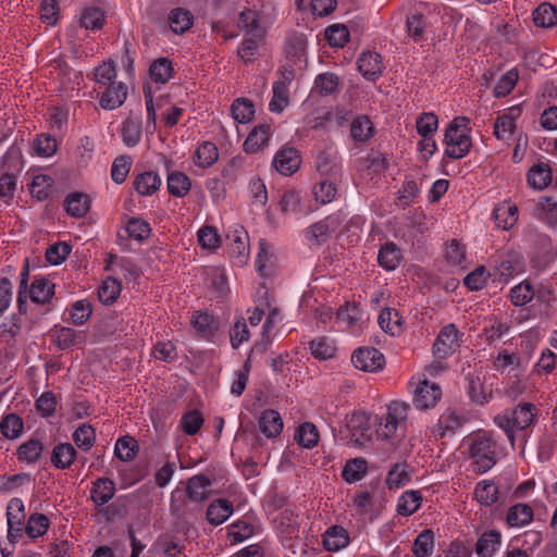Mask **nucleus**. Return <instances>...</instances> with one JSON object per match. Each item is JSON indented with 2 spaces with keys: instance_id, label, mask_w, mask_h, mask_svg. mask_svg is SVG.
I'll use <instances>...</instances> for the list:
<instances>
[{
  "instance_id": "obj_28",
  "label": "nucleus",
  "mask_w": 557,
  "mask_h": 557,
  "mask_svg": "<svg viewBox=\"0 0 557 557\" xmlns=\"http://www.w3.org/2000/svg\"><path fill=\"white\" fill-rule=\"evenodd\" d=\"M535 410V406L531 403L518 405L516 409L510 410L512 424L520 430L527 429L534 419Z\"/></svg>"
},
{
  "instance_id": "obj_46",
  "label": "nucleus",
  "mask_w": 557,
  "mask_h": 557,
  "mask_svg": "<svg viewBox=\"0 0 557 557\" xmlns=\"http://www.w3.org/2000/svg\"><path fill=\"white\" fill-rule=\"evenodd\" d=\"M23 420L15 413L7 414L0 422V430L5 438H17L23 431Z\"/></svg>"
},
{
  "instance_id": "obj_21",
  "label": "nucleus",
  "mask_w": 557,
  "mask_h": 557,
  "mask_svg": "<svg viewBox=\"0 0 557 557\" xmlns=\"http://www.w3.org/2000/svg\"><path fill=\"white\" fill-rule=\"evenodd\" d=\"M76 458V450L70 443L55 445L51 453V462L58 469H67Z\"/></svg>"
},
{
  "instance_id": "obj_12",
  "label": "nucleus",
  "mask_w": 557,
  "mask_h": 557,
  "mask_svg": "<svg viewBox=\"0 0 557 557\" xmlns=\"http://www.w3.org/2000/svg\"><path fill=\"white\" fill-rule=\"evenodd\" d=\"M211 480L205 474H197L188 479L186 494L190 502L201 504L209 497L208 488L211 486Z\"/></svg>"
},
{
  "instance_id": "obj_56",
  "label": "nucleus",
  "mask_w": 557,
  "mask_h": 557,
  "mask_svg": "<svg viewBox=\"0 0 557 557\" xmlns=\"http://www.w3.org/2000/svg\"><path fill=\"white\" fill-rule=\"evenodd\" d=\"M53 180L48 175H36L30 184V194L38 200L48 198Z\"/></svg>"
},
{
  "instance_id": "obj_42",
  "label": "nucleus",
  "mask_w": 557,
  "mask_h": 557,
  "mask_svg": "<svg viewBox=\"0 0 557 557\" xmlns=\"http://www.w3.org/2000/svg\"><path fill=\"white\" fill-rule=\"evenodd\" d=\"M122 137L125 145L128 147L136 146L141 137V123L137 117L128 116L122 127Z\"/></svg>"
},
{
  "instance_id": "obj_43",
  "label": "nucleus",
  "mask_w": 557,
  "mask_h": 557,
  "mask_svg": "<svg viewBox=\"0 0 557 557\" xmlns=\"http://www.w3.org/2000/svg\"><path fill=\"white\" fill-rule=\"evenodd\" d=\"M121 288L122 285L116 278L107 277L98 289L99 300L104 305L113 304L117 299Z\"/></svg>"
},
{
  "instance_id": "obj_31",
  "label": "nucleus",
  "mask_w": 557,
  "mask_h": 557,
  "mask_svg": "<svg viewBox=\"0 0 557 557\" xmlns=\"http://www.w3.org/2000/svg\"><path fill=\"white\" fill-rule=\"evenodd\" d=\"M193 20L194 16L189 11L177 8L171 11L169 25L174 33L183 34L191 27Z\"/></svg>"
},
{
  "instance_id": "obj_20",
  "label": "nucleus",
  "mask_w": 557,
  "mask_h": 557,
  "mask_svg": "<svg viewBox=\"0 0 557 557\" xmlns=\"http://www.w3.org/2000/svg\"><path fill=\"white\" fill-rule=\"evenodd\" d=\"M493 215L499 228L509 230L518 221V208L516 205L503 202L494 209Z\"/></svg>"
},
{
  "instance_id": "obj_18",
  "label": "nucleus",
  "mask_w": 557,
  "mask_h": 557,
  "mask_svg": "<svg viewBox=\"0 0 557 557\" xmlns=\"http://www.w3.org/2000/svg\"><path fill=\"white\" fill-rule=\"evenodd\" d=\"M232 513L233 504L225 498H219L209 505L207 519L210 524L220 525L226 521Z\"/></svg>"
},
{
  "instance_id": "obj_61",
  "label": "nucleus",
  "mask_w": 557,
  "mask_h": 557,
  "mask_svg": "<svg viewBox=\"0 0 557 557\" xmlns=\"http://www.w3.org/2000/svg\"><path fill=\"white\" fill-rule=\"evenodd\" d=\"M104 23V14L98 8L86 9L81 17V25L87 29H100Z\"/></svg>"
},
{
  "instance_id": "obj_33",
  "label": "nucleus",
  "mask_w": 557,
  "mask_h": 557,
  "mask_svg": "<svg viewBox=\"0 0 557 557\" xmlns=\"http://www.w3.org/2000/svg\"><path fill=\"white\" fill-rule=\"evenodd\" d=\"M422 502L419 491H407L398 499L397 512L401 516H411L414 513Z\"/></svg>"
},
{
  "instance_id": "obj_16",
  "label": "nucleus",
  "mask_w": 557,
  "mask_h": 557,
  "mask_svg": "<svg viewBox=\"0 0 557 557\" xmlns=\"http://www.w3.org/2000/svg\"><path fill=\"white\" fill-rule=\"evenodd\" d=\"M64 209L71 216L83 218L90 209V198L79 191L72 193L64 200Z\"/></svg>"
},
{
  "instance_id": "obj_55",
  "label": "nucleus",
  "mask_w": 557,
  "mask_h": 557,
  "mask_svg": "<svg viewBox=\"0 0 557 557\" xmlns=\"http://www.w3.org/2000/svg\"><path fill=\"white\" fill-rule=\"evenodd\" d=\"M534 297L532 285L528 282H521L510 290V299L515 306H523L530 302Z\"/></svg>"
},
{
  "instance_id": "obj_26",
  "label": "nucleus",
  "mask_w": 557,
  "mask_h": 557,
  "mask_svg": "<svg viewBox=\"0 0 557 557\" xmlns=\"http://www.w3.org/2000/svg\"><path fill=\"white\" fill-rule=\"evenodd\" d=\"M349 543L347 531L342 527H331L324 534L323 544L330 552H336Z\"/></svg>"
},
{
  "instance_id": "obj_6",
  "label": "nucleus",
  "mask_w": 557,
  "mask_h": 557,
  "mask_svg": "<svg viewBox=\"0 0 557 557\" xmlns=\"http://www.w3.org/2000/svg\"><path fill=\"white\" fill-rule=\"evenodd\" d=\"M351 361L357 369L374 372L384 367L385 358L376 348L367 347L357 349L352 354Z\"/></svg>"
},
{
  "instance_id": "obj_47",
  "label": "nucleus",
  "mask_w": 557,
  "mask_h": 557,
  "mask_svg": "<svg viewBox=\"0 0 557 557\" xmlns=\"http://www.w3.org/2000/svg\"><path fill=\"white\" fill-rule=\"evenodd\" d=\"M367 472V461L363 458L349 460L342 472L344 480L348 483L360 481Z\"/></svg>"
},
{
  "instance_id": "obj_45",
  "label": "nucleus",
  "mask_w": 557,
  "mask_h": 557,
  "mask_svg": "<svg viewBox=\"0 0 557 557\" xmlns=\"http://www.w3.org/2000/svg\"><path fill=\"white\" fill-rule=\"evenodd\" d=\"M138 450L137 441L132 436H122L115 444V456L122 461H131Z\"/></svg>"
},
{
  "instance_id": "obj_14",
  "label": "nucleus",
  "mask_w": 557,
  "mask_h": 557,
  "mask_svg": "<svg viewBox=\"0 0 557 557\" xmlns=\"http://www.w3.org/2000/svg\"><path fill=\"white\" fill-rule=\"evenodd\" d=\"M271 134L270 124H259L252 128L244 141L247 153H256L268 145Z\"/></svg>"
},
{
  "instance_id": "obj_17",
  "label": "nucleus",
  "mask_w": 557,
  "mask_h": 557,
  "mask_svg": "<svg viewBox=\"0 0 557 557\" xmlns=\"http://www.w3.org/2000/svg\"><path fill=\"white\" fill-rule=\"evenodd\" d=\"M259 428L269 438L278 436L283 430V421L280 413L273 409H265L259 418Z\"/></svg>"
},
{
  "instance_id": "obj_23",
  "label": "nucleus",
  "mask_w": 557,
  "mask_h": 557,
  "mask_svg": "<svg viewBox=\"0 0 557 557\" xmlns=\"http://www.w3.org/2000/svg\"><path fill=\"white\" fill-rule=\"evenodd\" d=\"M379 324L383 331L391 335H399L403 332V318L393 308H386L379 315Z\"/></svg>"
},
{
  "instance_id": "obj_19",
  "label": "nucleus",
  "mask_w": 557,
  "mask_h": 557,
  "mask_svg": "<svg viewBox=\"0 0 557 557\" xmlns=\"http://www.w3.org/2000/svg\"><path fill=\"white\" fill-rule=\"evenodd\" d=\"M115 484L109 478L97 479L91 488V499L97 506H102L113 498Z\"/></svg>"
},
{
  "instance_id": "obj_10",
  "label": "nucleus",
  "mask_w": 557,
  "mask_h": 557,
  "mask_svg": "<svg viewBox=\"0 0 557 557\" xmlns=\"http://www.w3.org/2000/svg\"><path fill=\"white\" fill-rule=\"evenodd\" d=\"M341 223L342 220L338 215H329L324 220L315 222L309 227V239L317 245L325 243L329 236L339 227Z\"/></svg>"
},
{
  "instance_id": "obj_41",
  "label": "nucleus",
  "mask_w": 557,
  "mask_h": 557,
  "mask_svg": "<svg viewBox=\"0 0 557 557\" xmlns=\"http://www.w3.org/2000/svg\"><path fill=\"white\" fill-rule=\"evenodd\" d=\"M434 532L430 529L423 530L414 540L412 553L417 557H429L433 553Z\"/></svg>"
},
{
  "instance_id": "obj_62",
  "label": "nucleus",
  "mask_w": 557,
  "mask_h": 557,
  "mask_svg": "<svg viewBox=\"0 0 557 557\" xmlns=\"http://www.w3.org/2000/svg\"><path fill=\"white\" fill-rule=\"evenodd\" d=\"M203 423L202 414L197 410L187 411L181 419V426L188 435H195Z\"/></svg>"
},
{
  "instance_id": "obj_37",
  "label": "nucleus",
  "mask_w": 557,
  "mask_h": 557,
  "mask_svg": "<svg viewBox=\"0 0 557 557\" xmlns=\"http://www.w3.org/2000/svg\"><path fill=\"white\" fill-rule=\"evenodd\" d=\"M294 438L302 447L312 448L318 444L319 432L314 424L305 422L298 426Z\"/></svg>"
},
{
  "instance_id": "obj_24",
  "label": "nucleus",
  "mask_w": 557,
  "mask_h": 557,
  "mask_svg": "<svg viewBox=\"0 0 557 557\" xmlns=\"http://www.w3.org/2000/svg\"><path fill=\"white\" fill-rule=\"evenodd\" d=\"M552 182V170L546 163H537L528 172V183L535 189H543Z\"/></svg>"
},
{
  "instance_id": "obj_3",
  "label": "nucleus",
  "mask_w": 557,
  "mask_h": 557,
  "mask_svg": "<svg viewBox=\"0 0 557 557\" xmlns=\"http://www.w3.org/2000/svg\"><path fill=\"white\" fill-rule=\"evenodd\" d=\"M470 454L480 473L486 472L496 463L495 443L486 436H478L473 441Z\"/></svg>"
},
{
  "instance_id": "obj_44",
  "label": "nucleus",
  "mask_w": 557,
  "mask_h": 557,
  "mask_svg": "<svg viewBox=\"0 0 557 557\" xmlns=\"http://www.w3.org/2000/svg\"><path fill=\"white\" fill-rule=\"evenodd\" d=\"M232 115L238 123H248L255 114V107L251 100L247 98H237L231 107Z\"/></svg>"
},
{
  "instance_id": "obj_9",
  "label": "nucleus",
  "mask_w": 557,
  "mask_h": 557,
  "mask_svg": "<svg viewBox=\"0 0 557 557\" xmlns=\"http://www.w3.org/2000/svg\"><path fill=\"white\" fill-rule=\"evenodd\" d=\"M441 395L442 391L438 385L423 381L414 389L413 404L417 408L424 410L434 407Z\"/></svg>"
},
{
  "instance_id": "obj_51",
  "label": "nucleus",
  "mask_w": 557,
  "mask_h": 557,
  "mask_svg": "<svg viewBox=\"0 0 557 557\" xmlns=\"http://www.w3.org/2000/svg\"><path fill=\"white\" fill-rule=\"evenodd\" d=\"M73 441L79 448L88 450L96 441V431L91 425L84 423L73 433Z\"/></svg>"
},
{
  "instance_id": "obj_60",
  "label": "nucleus",
  "mask_w": 557,
  "mask_h": 557,
  "mask_svg": "<svg viewBox=\"0 0 557 557\" xmlns=\"http://www.w3.org/2000/svg\"><path fill=\"white\" fill-rule=\"evenodd\" d=\"M338 86V77L333 73L320 74L314 82V89L322 96L332 95Z\"/></svg>"
},
{
  "instance_id": "obj_35",
  "label": "nucleus",
  "mask_w": 557,
  "mask_h": 557,
  "mask_svg": "<svg viewBox=\"0 0 557 557\" xmlns=\"http://www.w3.org/2000/svg\"><path fill=\"white\" fill-rule=\"evenodd\" d=\"M189 177L183 172H172L168 175V190L172 196L184 197L190 189Z\"/></svg>"
},
{
  "instance_id": "obj_58",
  "label": "nucleus",
  "mask_w": 557,
  "mask_h": 557,
  "mask_svg": "<svg viewBox=\"0 0 557 557\" xmlns=\"http://www.w3.org/2000/svg\"><path fill=\"white\" fill-rule=\"evenodd\" d=\"M132 159L128 156H120L115 158L111 168V177L116 184L125 182L129 173Z\"/></svg>"
},
{
  "instance_id": "obj_1",
  "label": "nucleus",
  "mask_w": 557,
  "mask_h": 557,
  "mask_svg": "<svg viewBox=\"0 0 557 557\" xmlns=\"http://www.w3.org/2000/svg\"><path fill=\"white\" fill-rule=\"evenodd\" d=\"M469 122L468 117H455L445 131L444 141L446 144L445 154L453 159L463 158L472 145L471 138L461 131Z\"/></svg>"
},
{
  "instance_id": "obj_39",
  "label": "nucleus",
  "mask_w": 557,
  "mask_h": 557,
  "mask_svg": "<svg viewBox=\"0 0 557 557\" xmlns=\"http://www.w3.org/2000/svg\"><path fill=\"white\" fill-rule=\"evenodd\" d=\"M219 151L214 144L202 143L195 151V163L200 168H209L218 160Z\"/></svg>"
},
{
  "instance_id": "obj_40",
  "label": "nucleus",
  "mask_w": 557,
  "mask_h": 557,
  "mask_svg": "<svg viewBox=\"0 0 557 557\" xmlns=\"http://www.w3.org/2000/svg\"><path fill=\"white\" fill-rule=\"evenodd\" d=\"M191 325L205 338H210L218 330L214 317L203 311L196 312V314L191 319Z\"/></svg>"
},
{
  "instance_id": "obj_22",
  "label": "nucleus",
  "mask_w": 557,
  "mask_h": 557,
  "mask_svg": "<svg viewBox=\"0 0 557 557\" xmlns=\"http://www.w3.org/2000/svg\"><path fill=\"white\" fill-rule=\"evenodd\" d=\"M403 259L401 250L389 242L383 245L377 255L379 264L387 271L395 270Z\"/></svg>"
},
{
  "instance_id": "obj_50",
  "label": "nucleus",
  "mask_w": 557,
  "mask_h": 557,
  "mask_svg": "<svg viewBox=\"0 0 557 557\" xmlns=\"http://www.w3.org/2000/svg\"><path fill=\"white\" fill-rule=\"evenodd\" d=\"M172 63L170 60L165 58L154 61L149 69L151 78L156 83L161 84L166 83L172 77Z\"/></svg>"
},
{
  "instance_id": "obj_54",
  "label": "nucleus",
  "mask_w": 557,
  "mask_h": 557,
  "mask_svg": "<svg viewBox=\"0 0 557 557\" xmlns=\"http://www.w3.org/2000/svg\"><path fill=\"white\" fill-rule=\"evenodd\" d=\"M49 529V519L44 513H33L26 525V533L29 537L44 535Z\"/></svg>"
},
{
  "instance_id": "obj_52",
  "label": "nucleus",
  "mask_w": 557,
  "mask_h": 557,
  "mask_svg": "<svg viewBox=\"0 0 557 557\" xmlns=\"http://www.w3.org/2000/svg\"><path fill=\"white\" fill-rule=\"evenodd\" d=\"M325 39L332 47L342 48L349 39V32L343 24H334L325 29Z\"/></svg>"
},
{
  "instance_id": "obj_11",
  "label": "nucleus",
  "mask_w": 557,
  "mask_h": 557,
  "mask_svg": "<svg viewBox=\"0 0 557 557\" xmlns=\"http://www.w3.org/2000/svg\"><path fill=\"white\" fill-rule=\"evenodd\" d=\"M383 67L382 57L377 52H363L358 59V70L366 79L375 81Z\"/></svg>"
},
{
  "instance_id": "obj_36",
  "label": "nucleus",
  "mask_w": 557,
  "mask_h": 557,
  "mask_svg": "<svg viewBox=\"0 0 557 557\" xmlns=\"http://www.w3.org/2000/svg\"><path fill=\"white\" fill-rule=\"evenodd\" d=\"M44 448L45 446L41 441L29 438L18 447L17 458L28 463L36 462L39 460Z\"/></svg>"
},
{
  "instance_id": "obj_13",
  "label": "nucleus",
  "mask_w": 557,
  "mask_h": 557,
  "mask_svg": "<svg viewBox=\"0 0 557 557\" xmlns=\"http://www.w3.org/2000/svg\"><path fill=\"white\" fill-rule=\"evenodd\" d=\"M351 441L358 446H363L371 441L370 418L364 412L355 413L350 420Z\"/></svg>"
},
{
  "instance_id": "obj_64",
  "label": "nucleus",
  "mask_w": 557,
  "mask_h": 557,
  "mask_svg": "<svg viewBox=\"0 0 557 557\" xmlns=\"http://www.w3.org/2000/svg\"><path fill=\"white\" fill-rule=\"evenodd\" d=\"M91 304L87 300H78L71 308V319L74 324H84L91 315Z\"/></svg>"
},
{
  "instance_id": "obj_4",
  "label": "nucleus",
  "mask_w": 557,
  "mask_h": 557,
  "mask_svg": "<svg viewBox=\"0 0 557 557\" xmlns=\"http://www.w3.org/2000/svg\"><path fill=\"white\" fill-rule=\"evenodd\" d=\"M293 66H284L280 72V78L273 84V97L270 101V111L280 113L288 104V86L294 79Z\"/></svg>"
},
{
  "instance_id": "obj_59",
  "label": "nucleus",
  "mask_w": 557,
  "mask_h": 557,
  "mask_svg": "<svg viewBox=\"0 0 557 557\" xmlns=\"http://www.w3.org/2000/svg\"><path fill=\"white\" fill-rule=\"evenodd\" d=\"M337 189L336 186L326 180L320 181L313 187V195L318 202L322 205L330 203L334 200Z\"/></svg>"
},
{
  "instance_id": "obj_63",
  "label": "nucleus",
  "mask_w": 557,
  "mask_h": 557,
  "mask_svg": "<svg viewBox=\"0 0 557 557\" xmlns=\"http://www.w3.org/2000/svg\"><path fill=\"white\" fill-rule=\"evenodd\" d=\"M360 315L361 310L356 302H346L337 310L336 318L348 326H352L360 320Z\"/></svg>"
},
{
  "instance_id": "obj_29",
  "label": "nucleus",
  "mask_w": 557,
  "mask_h": 557,
  "mask_svg": "<svg viewBox=\"0 0 557 557\" xmlns=\"http://www.w3.org/2000/svg\"><path fill=\"white\" fill-rule=\"evenodd\" d=\"M533 519V509L527 504H517L509 508L507 523L510 527H522Z\"/></svg>"
},
{
  "instance_id": "obj_38",
  "label": "nucleus",
  "mask_w": 557,
  "mask_h": 557,
  "mask_svg": "<svg viewBox=\"0 0 557 557\" xmlns=\"http://www.w3.org/2000/svg\"><path fill=\"white\" fill-rule=\"evenodd\" d=\"M461 424V418L455 411H447L440 417L433 433L436 436L444 437L447 432L454 433Z\"/></svg>"
},
{
  "instance_id": "obj_48",
  "label": "nucleus",
  "mask_w": 557,
  "mask_h": 557,
  "mask_svg": "<svg viewBox=\"0 0 557 557\" xmlns=\"http://www.w3.org/2000/svg\"><path fill=\"white\" fill-rule=\"evenodd\" d=\"M350 135L356 141H366L373 135V124L368 116H358L350 125Z\"/></svg>"
},
{
  "instance_id": "obj_32",
  "label": "nucleus",
  "mask_w": 557,
  "mask_h": 557,
  "mask_svg": "<svg viewBox=\"0 0 557 557\" xmlns=\"http://www.w3.org/2000/svg\"><path fill=\"white\" fill-rule=\"evenodd\" d=\"M500 543V534L496 531L483 533L476 542L475 552L480 557H491Z\"/></svg>"
},
{
  "instance_id": "obj_15",
  "label": "nucleus",
  "mask_w": 557,
  "mask_h": 557,
  "mask_svg": "<svg viewBox=\"0 0 557 557\" xmlns=\"http://www.w3.org/2000/svg\"><path fill=\"white\" fill-rule=\"evenodd\" d=\"M127 97V87L123 83H112L100 98V106L106 110L121 107Z\"/></svg>"
},
{
  "instance_id": "obj_5",
  "label": "nucleus",
  "mask_w": 557,
  "mask_h": 557,
  "mask_svg": "<svg viewBox=\"0 0 557 557\" xmlns=\"http://www.w3.org/2000/svg\"><path fill=\"white\" fill-rule=\"evenodd\" d=\"M459 332L455 324L444 326L433 344V354L438 359H445L456 351Z\"/></svg>"
},
{
  "instance_id": "obj_8",
  "label": "nucleus",
  "mask_w": 557,
  "mask_h": 557,
  "mask_svg": "<svg viewBox=\"0 0 557 557\" xmlns=\"http://www.w3.org/2000/svg\"><path fill=\"white\" fill-rule=\"evenodd\" d=\"M301 163L298 150L293 147H283L280 149L274 159V168L283 175H292L295 173Z\"/></svg>"
},
{
  "instance_id": "obj_27",
  "label": "nucleus",
  "mask_w": 557,
  "mask_h": 557,
  "mask_svg": "<svg viewBox=\"0 0 557 557\" xmlns=\"http://www.w3.org/2000/svg\"><path fill=\"white\" fill-rule=\"evenodd\" d=\"M191 503L186 493L174 491L171 497L170 511L178 520L188 519L193 515V509L189 507Z\"/></svg>"
},
{
  "instance_id": "obj_57",
  "label": "nucleus",
  "mask_w": 557,
  "mask_h": 557,
  "mask_svg": "<svg viewBox=\"0 0 557 557\" xmlns=\"http://www.w3.org/2000/svg\"><path fill=\"white\" fill-rule=\"evenodd\" d=\"M126 231L129 237L138 242L147 239L151 233L149 224L140 218H132L127 223Z\"/></svg>"
},
{
  "instance_id": "obj_30",
  "label": "nucleus",
  "mask_w": 557,
  "mask_h": 557,
  "mask_svg": "<svg viewBox=\"0 0 557 557\" xmlns=\"http://www.w3.org/2000/svg\"><path fill=\"white\" fill-rule=\"evenodd\" d=\"M161 181L157 173L148 171L139 174L134 181V188L143 196L152 195L160 186Z\"/></svg>"
},
{
  "instance_id": "obj_7",
  "label": "nucleus",
  "mask_w": 557,
  "mask_h": 557,
  "mask_svg": "<svg viewBox=\"0 0 557 557\" xmlns=\"http://www.w3.org/2000/svg\"><path fill=\"white\" fill-rule=\"evenodd\" d=\"M8 518V539L14 543L16 539L22 536V524L25 518L24 505L21 499L13 498L7 508Z\"/></svg>"
},
{
  "instance_id": "obj_2",
  "label": "nucleus",
  "mask_w": 557,
  "mask_h": 557,
  "mask_svg": "<svg viewBox=\"0 0 557 557\" xmlns=\"http://www.w3.org/2000/svg\"><path fill=\"white\" fill-rule=\"evenodd\" d=\"M409 409V404L405 401H392L387 407L386 417L381 420L376 429L377 436L384 440L394 436L398 428L405 426Z\"/></svg>"
},
{
  "instance_id": "obj_25",
  "label": "nucleus",
  "mask_w": 557,
  "mask_h": 557,
  "mask_svg": "<svg viewBox=\"0 0 557 557\" xmlns=\"http://www.w3.org/2000/svg\"><path fill=\"white\" fill-rule=\"evenodd\" d=\"M54 294V284L47 278H36L29 288V298L36 304H47Z\"/></svg>"
},
{
  "instance_id": "obj_49",
  "label": "nucleus",
  "mask_w": 557,
  "mask_h": 557,
  "mask_svg": "<svg viewBox=\"0 0 557 557\" xmlns=\"http://www.w3.org/2000/svg\"><path fill=\"white\" fill-rule=\"evenodd\" d=\"M475 496L480 504L492 506L498 500V487L492 481H482L475 488Z\"/></svg>"
},
{
  "instance_id": "obj_34",
  "label": "nucleus",
  "mask_w": 557,
  "mask_h": 557,
  "mask_svg": "<svg viewBox=\"0 0 557 557\" xmlns=\"http://www.w3.org/2000/svg\"><path fill=\"white\" fill-rule=\"evenodd\" d=\"M533 21L536 26L553 27L557 24V9L549 3H542L534 10Z\"/></svg>"
},
{
  "instance_id": "obj_53",
  "label": "nucleus",
  "mask_w": 557,
  "mask_h": 557,
  "mask_svg": "<svg viewBox=\"0 0 557 557\" xmlns=\"http://www.w3.org/2000/svg\"><path fill=\"white\" fill-rule=\"evenodd\" d=\"M72 246L65 242L50 245L46 250V259L50 264H61L70 255Z\"/></svg>"
}]
</instances>
